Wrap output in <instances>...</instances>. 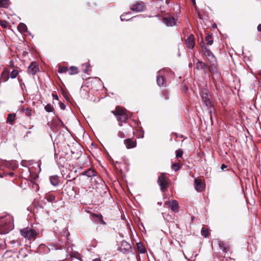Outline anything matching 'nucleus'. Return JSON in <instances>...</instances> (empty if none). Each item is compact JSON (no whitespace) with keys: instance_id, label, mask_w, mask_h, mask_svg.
I'll list each match as a JSON object with an SVG mask.
<instances>
[{"instance_id":"obj_1","label":"nucleus","mask_w":261,"mask_h":261,"mask_svg":"<svg viewBox=\"0 0 261 261\" xmlns=\"http://www.w3.org/2000/svg\"><path fill=\"white\" fill-rule=\"evenodd\" d=\"M20 232L21 235L28 240H34L38 234L36 230L29 227L20 229Z\"/></svg>"},{"instance_id":"obj_2","label":"nucleus","mask_w":261,"mask_h":261,"mask_svg":"<svg viewBox=\"0 0 261 261\" xmlns=\"http://www.w3.org/2000/svg\"><path fill=\"white\" fill-rule=\"evenodd\" d=\"M112 113L116 117L118 121L125 122L128 118L126 110L120 107H117L116 110L112 111Z\"/></svg>"},{"instance_id":"obj_3","label":"nucleus","mask_w":261,"mask_h":261,"mask_svg":"<svg viewBox=\"0 0 261 261\" xmlns=\"http://www.w3.org/2000/svg\"><path fill=\"white\" fill-rule=\"evenodd\" d=\"M200 95L203 104L207 108H210L212 106L211 101V95L208 90L206 89H202L200 91Z\"/></svg>"},{"instance_id":"obj_4","label":"nucleus","mask_w":261,"mask_h":261,"mask_svg":"<svg viewBox=\"0 0 261 261\" xmlns=\"http://www.w3.org/2000/svg\"><path fill=\"white\" fill-rule=\"evenodd\" d=\"M158 183L161 187V191L165 192L169 185V179L164 173H162L158 177Z\"/></svg>"},{"instance_id":"obj_5","label":"nucleus","mask_w":261,"mask_h":261,"mask_svg":"<svg viewBox=\"0 0 261 261\" xmlns=\"http://www.w3.org/2000/svg\"><path fill=\"white\" fill-rule=\"evenodd\" d=\"M10 222H7L5 218L0 220V234L7 233L10 230Z\"/></svg>"},{"instance_id":"obj_6","label":"nucleus","mask_w":261,"mask_h":261,"mask_svg":"<svg viewBox=\"0 0 261 261\" xmlns=\"http://www.w3.org/2000/svg\"><path fill=\"white\" fill-rule=\"evenodd\" d=\"M202 51L207 60L210 62L211 64L214 65L216 63V58L210 49H207L206 47L203 48Z\"/></svg>"},{"instance_id":"obj_7","label":"nucleus","mask_w":261,"mask_h":261,"mask_svg":"<svg viewBox=\"0 0 261 261\" xmlns=\"http://www.w3.org/2000/svg\"><path fill=\"white\" fill-rule=\"evenodd\" d=\"M163 22L167 27H173L176 24V19L173 17L168 16L163 18Z\"/></svg>"},{"instance_id":"obj_8","label":"nucleus","mask_w":261,"mask_h":261,"mask_svg":"<svg viewBox=\"0 0 261 261\" xmlns=\"http://www.w3.org/2000/svg\"><path fill=\"white\" fill-rule=\"evenodd\" d=\"M145 9V5L143 2H138L130 7L131 10L137 12L144 11Z\"/></svg>"},{"instance_id":"obj_9","label":"nucleus","mask_w":261,"mask_h":261,"mask_svg":"<svg viewBox=\"0 0 261 261\" xmlns=\"http://www.w3.org/2000/svg\"><path fill=\"white\" fill-rule=\"evenodd\" d=\"M165 203L166 204H169V206L173 212L176 213L178 211V204L176 200L166 201Z\"/></svg>"},{"instance_id":"obj_10","label":"nucleus","mask_w":261,"mask_h":261,"mask_svg":"<svg viewBox=\"0 0 261 261\" xmlns=\"http://www.w3.org/2000/svg\"><path fill=\"white\" fill-rule=\"evenodd\" d=\"M39 71L38 64L36 62H32L28 67V72L32 75H35Z\"/></svg>"},{"instance_id":"obj_11","label":"nucleus","mask_w":261,"mask_h":261,"mask_svg":"<svg viewBox=\"0 0 261 261\" xmlns=\"http://www.w3.org/2000/svg\"><path fill=\"white\" fill-rule=\"evenodd\" d=\"M186 45L188 48L192 49L195 46L194 36L193 35H190L186 40Z\"/></svg>"},{"instance_id":"obj_12","label":"nucleus","mask_w":261,"mask_h":261,"mask_svg":"<svg viewBox=\"0 0 261 261\" xmlns=\"http://www.w3.org/2000/svg\"><path fill=\"white\" fill-rule=\"evenodd\" d=\"M97 173V172L92 168H89L87 170L83 172L81 174L82 175L86 176L88 178H91L94 176V175Z\"/></svg>"},{"instance_id":"obj_13","label":"nucleus","mask_w":261,"mask_h":261,"mask_svg":"<svg viewBox=\"0 0 261 261\" xmlns=\"http://www.w3.org/2000/svg\"><path fill=\"white\" fill-rule=\"evenodd\" d=\"M124 142L126 148L128 149L134 148L136 146V142H134L131 139H127Z\"/></svg>"},{"instance_id":"obj_14","label":"nucleus","mask_w":261,"mask_h":261,"mask_svg":"<svg viewBox=\"0 0 261 261\" xmlns=\"http://www.w3.org/2000/svg\"><path fill=\"white\" fill-rule=\"evenodd\" d=\"M103 181L102 179L98 176L97 173L94 175V176H92L90 178V182L92 184H100Z\"/></svg>"},{"instance_id":"obj_15","label":"nucleus","mask_w":261,"mask_h":261,"mask_svg":"<svg viewBox=\"0 0 261 261\" xmlns=\"http://www.w3.org/2000/svg\"><path fill=\"white\" fill-rule=\"evenodd\" d=\"M195 189L197 192H201L203 189L201 180L199 179H195Z\"/></svg>"},{"instance_id":"obj_16","label":"nucleus","mask_w":261,"mask_h":261,"mask_svg":"<svg viewBox=\"0 0 261 261\" xmlns=\"http://www.w3.org/2000/svg\"><path fill=\"white\" fill-rule=\"evenodd\" d=\"M50 184L54 186H56L59 184V177L57 175H53L49 178Z\"/></svg>"},{"instance_id":"obj_17","label":"nucleus","mask_w":261,"mask_h":261,"mask_svg":"<svg viewBox=\"0 0 261 261\" xmlns=\"http://www.w3.org/2000/svg\"><path fill=\"white\" fill-rule=\"evenodd\" d=\"M5 242L6 244H10L13 245V246L15 244H16L18 246L20 245V243L18 241L15 240L14 239H11L10 238H6Z\"/></svg>"},{"instance_id":"obj_18","label":"nucleus","mask_w":261,"mask_h":261,"mask_svg":"<svg viewBox=\"0 0 261 261\" xmlns=\"http://www.w3.org/2000/svg\"><path fill=\"white\" fill-rule=\"evenodd\" d=\"M17 29L19 32L23 33L27 31V27L24 23L21 22L18 24Z\"/></svg>"},{"instance_id":"obj_19","label":"nucleus","mask_w":261,"mask_h":261,"mask_svg":"<svg viewBox=\"0 0 261 261\" xmlns=\"http://www.w3.org/2000/svg\"><path fill=\"white\" fill-rule=\"evenodd\" d=\"M156 82L159 86H165V79L163 76H157Z\"/></svg>"},{"instance_id":"obj_20","label":"nucleus","mask_w":261,"mask_h":261,"mask_svg":"<svg viewBox=\"0 0 261 261\" xmlns=\"http://www.w3.org/2000/svg\"><path fill=\"white\" fill-rule=\"evenodd\" d=\"M2 79L4 82H6L9 79V73L7 71H3L1 74Z\"/></svg>"},{"instance_id":"obj_21","label":"nucleus","mask_w":261,"mask_h":261,"mask_svg":"<svg viewBox=\"0 0 261 261\" xmlns=\"http://www.w3.org/2000/svg\"><path fill=\"white\" fill-rule=\"evenodd\" d=\"M218 242L220 248L223 251V252H227V248L225 244L222 241H218Z\"/></svg>"},{"instance_id":"obj_22","label":"nucleus","mask_w":261,"mask_h":261,"mask_svg":"<svg viewBox=\"0 0 261 261\" xmlns=\"http://www.w3.org/2000/svg\"><path fill=\"white\" fill-rule=\"evenodd\" d=\"M9 0H0V7L7 8L9 5Z\"/></svg>"},{"instance_id":"obj_23","label":"nucleus","mask_w":261,"mask_h":261,"mask_svg":"<svg viewBox=\"0 0 261 261\" xmlns=\"http://www.w3.org/2000/svg\"><path fill=\"white\" fill-rule=\"evenodd\" d=\"M78 73V68L75 66H71L70 68L69 74L70 75L75 74Z\"/></svg>"},{"instance_id":"obj_24","label":"nucleus","mask_w":261,"mask_h":261,"mask_svg":"<svg viewBox=\"0 0 261 261\" xmlns=\"http://www.w3.org/2000/svg\"><path fill=\"white\" fill-rule=\"evenodd\" d=\"M92 216L93 217L97 218L98 219V220L99 221L100 223H101L102 224H104V225L106 224V223L103 220L102 217V216L101 215H98V214H93L92 215Z\"/></svg>"},{"instance_id":"obj_25","label":"nucleus","mask_w":261,"mask_h":261,"mask_svg":"<svg viewBox=\"0 0 261 261\" xmlns=\"http://www.w3.org/2000/svg\"><path fill=\"white\" fill-rule=\"evenodd\" d=\"M15 118V115L13 114H9L7 118V121L9 123H12Z\"/></svg>"},{"instance_id":"obj_26","label":"nucleus","mask_w":261,"mask_h":261,"mask_svg":"<svg viewBox=\"0 0 261 261\" xmlns=\"http://www.w3.org/2000/svg\"><path fill=\"white\" fill-rule=\"evenodd\" d=\"M205 40L207 42V44L209 45H211L213 43V39L212 35H208L206 36L205 37Z\"/></svg>"},{"instance_id":"obj_27","label":"nucleus","mask_w":261,"mask_h":261,"mask_svg":"<svg viewBox=\"0 0 261 261\" xmlns=\"http://www.w3.org/2000/svg\"><path fill=\"white\" fill-rule=\"evenodd\" d=\"M45 199L49 202H51L55 200V197L51 194H47L45 196Z\"/></svg>"},{"instance_id":"obj_28","label":"nucleus","mask_w":261,"mask_h":261,"mask_svg":"<svg viewBox=\"0 0 261 261\" xmlns=\"http://www.w3.org/2000/svg\"><path fill=\"white\" fill-rule=\"evenodd\" d=\"M205 66V64L202 62H198L196 64V68L198 69H202Z\"/></svg>"},{"instance_id":"obj_29","label":"nucleus","mask_w":261,"mask_h":261,"mask_svg":"<svg viewBox=\"0 0 261 261\" xmlns=\"http://www.w3.org/2000/svg\"><path fill=\"white\" fill-rule=\"evenodd\" d=\"M45 110L47 112H51L53 111L54 107L52 105L50 104H47L44 107Z\"/></svg>"},{"instance_id":"obj_30","label":"nucleus","mask_w":261,"mask_h":261,"mask_svg":"<svg viewBox=\"0 0 261 261\" xmlns=\"http://www.w3.org/2000/svg\"><path fill=\"white\" fill-rule=\"evenodd\" d=\"M22 112L24 113L27 116L31 115V110L29 108L22 109Z\"/></svg>"},{"instance_id":"obj_31","label":"nucleus","mask_w":261,"mask_h":261,"mask_svg":"<svg viewBox=\"0 0 261 261\" xmlns=\"http://www.w3.org/2000/svg\"><path fill=\"white\" fill-rule=\"evenodd\" d=\"M68 68L66 67H59L58 72L60 73H65L67 71Z\"/></svg>"},{"instance_id":"obj_32","label":"nucleus","mask_w":261,"mask_h":261,"mask_svg":"<svg viewBox=\"0 0 261 261\" xmlns=\"http://www.w3.org/2000/svg\"><path fill=\"white\" fill-rule=\"evenodd\" d=\"M18 73V71L17 70H13L10 73V77L12 79H14L17 76Z\"/></svg>"},{"instance_id":"obj_33","label":"nucleus","mask_w":261,"mask_h":261,"mask_svg":"<svg viewBox=\"0 0 261 261\" xmlns=\"http://www.w3.org/2000/svg\"><path fill=\"white\" fill-rule=\"evenodd\" d=\"M201 234L204 236L205 238H206L208 236V231L207 229L202 228L201 230Z\"/></svg>"},{"instance_id":"obj_34","label":"nucleus","mask_w":261,"mask_h":261,"mask_svg":"<svg viewBox=\"0 0 261 261\" xmlns=\"http://www.w3.org/2000/svg\"><path fill=\"white\" fill-rule=\"evenodd\" d=\"M172 168L175 171H177L180 169V166L178 163H174L172 165Z\"/></svg>"},{"instance_id":"obj_35","label":"nucleus","mask_w":261,"mask_h":261,"mask_svg":"<svg viewBox=\"0 0 261 261\" xmlns=\"http://www.w3.org/2000/svg\"><path fill=\"white\" fill-rule=\"evenodd\" d=\"M183 154L182 151L180 150H177L176 151V157L177 158H181Z\"/></svg>"},{"instance_id":"obj_36","label":"nucleus","mask_w":261,"mask_h":261,"mask_svg":"<svg viewBox=\"0 0 261 261\" xmlns=\"http://www.w3.org/2000/svg\"><path fill=\"white\" fill-rule=\"evenodd\" d=\"M0 24L4 28H6L7 27V22L5 21H1Z\"/></svg>"},{"instance_id":"obj_37","label":"nucleus","mask_w":261,"mask_h":261,"mask_svg":"<svg viewBox=\"0 0 261 261\" xmlns=\"http://www.w3.org/2000/svg\"><path fill=\"white\" fill-rule=\"evenodd\" d=\"M164 98L166 99H168V92L166 91H164L162 92Z\"/></svg>"},{"instance_id":"obj_38","label":"nucleus","mask_w":261,"mask_h":261,"mask_svg":"<svg viewBox=\"0 0 261 261\" xmlns=\"http://www.w3.org/2000/svg\"><path fill=\"white\" fill-rule=\"evenodd\" d=\"M138 249L140 250V253H144L146 251V249L144 247H140L139 244H138Z\"/></svg>"},{"instance_id":"obj_39","label":"nucleus","mask_w":261,"mask_h":261,"mask_svg":"<svg viewBox=\"0 0 261 261\" xmlns=\"http://www.w3.org/2000/svg\"><path fill=\"white\" fill-rule=\"evenodd\" d=\"M59 106L62 110H64L65 109V105L61 101L59 102Z\"/></svg>"},{"instance_id":"obj_40","label":"nucleus","mask_w":261,"mask_h":261,"mask_svg":"<svg viewBox=\"0 0 261 261\" xmlns=\"http://www.w3.org/2000/svg\"><path fill=\"white\" fill-rule=\"evenodd\" d=\"M120 19L122 21H123V20H129V18L125 17V15H121L120 16Z\"/></svg>"},{"instance_id":"obj_41","label":"nucleus","mask_w":261,"mask_h":261,"mask_svg":"<svg viewBox=\"0 0 261 261\" xmlns=\"http://www.w3.org/2000/svg\"><path fill=\"white\" fill-rule=\"evenodd\" d=\"M80 256V254L78 253H73V255H72V256H74V257L80 259L79 256Z\"/></svg>"},{"instance_id":"obj_42","label":"nucleus","mask_w":261,"mask_h":261,"mask_svg":"<svg viewBox=\"0 0 261 261\" xmlns=\"http://www.w3.org/2000/svg\"><path fill=\"white\" fill-rule=\"evenodd\" d=\"M200 45L201 47L202 48V49H203V48L204 47H206L205 46V44H204L203 39H202L201 41L200 42Z\"/></svg>"},{"instance_id":"obj_43","label":"nucleus","mask_w":261,"mask_h":261,"mask_svg":"<svg viewBox=\"0 0 261 261\" xmlns=\"http://www.w3.org/2000/svg\"><path fill=\"white\" fill-rule=\"evenodd\" d=\"M52 96H53V98L54 99L57 100H59V97H58V95L57 94H53Z\"/></svg>"},{"instance_id":"obj_44","label":"nucleus","mask_w":261,"mask_h":261,"mask_svg":"<svg viewBox=\"0 0 261 261\" xmlns=\"http://www.w3.org/2000/svg\"><path fill=\"white\" fill-rule=\"evenodd\" d=\"M257 29L258 31L261 32V23L258 25Z\"/></svg>"},{"instance_id":"obj_45","label":"nucleus","mask_w":261,"mask_h":261,"mask_svg":"<svg viewBox=\"0 0 261 261\" xmlns=\"http://www.w3.org/2000/svg\"><path fill=\"white\" fill-rule=\"evenodd\" d=\"M227 167V166L225 164H222L221 167V169L223 170L224 169H225Z\"/></svg>"},{"instance_id":"obj_46","label":"nucleus","mask_w":261,"mask_h":261,"mask_svg":"<svg viewBox=\"0 0 261 261\" xmlns=\"http://www.w3.org/2000/svg\"><path fill=\"white\" fill-rule=\"evenodd\" d=\"M126 243V249H127H127H128L130 248V245H129V244H127L126 243Z\"/></svg>"},{"instance_id":"obj_47","label":"nucleus","mask_w":261,"mask_h":261,"mask_svg":"<svg viewBox=\"0 0 261 261\" xmlns=\"http://www.w3.org/2000/svg\"><path fill=\"white\" fill-rule=\"evenodd\" d=\"M118 136L121 138H123V135L122 133L119 132L118 134Z\"/></svg>"},{"instance_id":"obj_48","label":"nucleus","mask_w":261,"mask_h":261,"mask_svg":"<svg viewBox=\"0 0 261 261\" xmlns=\"http://www.w3.org/2000/svg\"><path fill=\"white\" fill-rule=\"evenodd\" d=\"M93 261H101L100 258H95L93 260Z\"/></svg>"},{"instance_id":"obj_49","label":"nucleus","mask_w":261,"mask_h":261,"mask_svg":"<svg viewBox=\"0 0 261 261\" xmlns=\"http://www.w3.org/2000/svg\"><path fill=\"white\" fill-rule=\"evenodd\" d=\"M192 3L193 4V5H195V3H196V2H195V0H192Z\"/></svg>"},{"instance_id":"obj_50","label":"nucleus","mask_w":261,"mask_h":261,"mask_svg":"<svg viewBox=\"0 0 261 261\" xmlns=\"http://www.w3.org/2000/svg\"><path fill=\"white\" fill-rule=\"evenodd\" d=\"M14 175V173L13 172L10 173V175L13 176Z\"/></svg>"},{"instance_id":"obj_51","label":"nucleus","mask_w":261,"mask_h":261,"mask_svg":"<svg viewBox=\"0 0 261 261\" xmlns=\"http://www.w3.org/2000/svg\"><path fill=\"white\" fill-rule=\"evenodd\" d=\"M130 13H131L130 12H128L126 13V15H129V14H130Z\"/></svg>"},{"instance_id":"obj_52","label":"nucleus","mask_w":261,"mask_h":261,"mask_svg":"<svg viewBox=\"0 0 261 261\" xmlns=\"http://www.w3.org/2000/svg\"><path fill=\"white\" fill-rule=\"evenodd\" d=\"M0 177H3V175L1 173H0Z\"/></svg>"},{"instance_id":"obj_53","label":"nucleus","mask_w":261,"mask_h":261,"mask_svg":"<svg viewBox=\"0 0 261 261\" xmlns=\"http://www.w3.org/2000/svg\"><path fill=\"white\" fill-rule=\"evenodd\" d=\"M87 69H86V70H85V72H87Z\"/></svg>"}]
</instances>
